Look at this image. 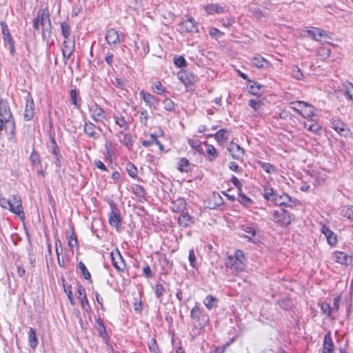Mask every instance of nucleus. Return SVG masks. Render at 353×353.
Returning a JSON list of instances; mask_svg holds the SVG:
<instances>
[{
  "mask_svg": "<svg viewBox=\"0 0 353 353\" xmlns=\"http://www.w3.org/2000/svg\"><path fill=\"white\" fill-rule=\"evenodd\" d=\"M177 169L181 172H188L190 169V163L185 157L180 158L178 161Z\"/></svg>",
  "mask_w": 353,
  "mask_h": 353,
  "instance_id": "obj_32",
  "label": "nucleus"
},
{
  "mask_svg": "<svg viewBox=\"0 0 353 353\" xmlns=\"http://www.w3.org/2000/svg\"><path fill=\"white\" fill-rule=\"evenodd\" d=\"M75 48L74 39L64 40L62 44V54L65 63L68 60L72 54Z\"/></svg>",
  "mask_w": 353,
  "mask_h": 353,
  "instance_id": "obj_10",
  "label": "nucleus"
},
{
  "mask_svg": "<svg viewBox=\"0 0 353 353\" xmlns=\"http://www.w3.org/2000/svg\"><path fill=\"white\" fill-rule=\"evenodd\" d=\"M77 298L80 301L82 310L85 312L90 310V306L86 297L85 290L82 285H79L77 289Z\"/></svg>",
  "mask_w": 353,
  "mask_h": 353,
  "instance_id": "obj_14",
  "label": "nucleus"
},
{
  "mask_svg": "<svg viewBox=\"0 0 353 353\" xmlns=\"http://www.w3.org/2000/svg\"><path fill=\"white\" fill-rule=\"evenodd\" d=\"M4 120V129L9 133V139H12L15 136V121L14 117L3 119Z\"/></svg>",
  "mask_w": 353,
  "mask_h": 353,
  "instance_id": "obj_21",
  "label": "nucleus"
},
{
  "mask_svg": "<svg viewBox=\"0 0 353 353\" xmlns=\"http://www.w3.org/2000/svg\"><path fill=\"white\" fill-rule=\"evenodd\" d=\"M182 28L188 32H194L197 30L196 23L193 18H189L188 19L182 22Z\"/></svg>",
  "mask_w": 353,
  "mask_h": 353,
  "instance_id": "obj_29",
  "label": "nucleus"
},
{
  "mask_svg": "<svg viewBox=\"0 0 353 353\" xmlns=\"http://www.w3.org/2000/svg\"><path fill=\"white\" fill-rule=\"evenodd\" d=\"M218 301H218L217 298H216L215 296H214L211 294H209V295L206 296V297L203 300V303H204L205 306L208 310H210L212 308L217 307Z\"/></svg>",
  "mask_w": 353,
  "mask_h": 353,
  "instance_id": "obj_34",
  "label": "nucleus"
},
{
  "mask_svg": "<svg viewBox=\"0 0 353 353\" xmlns=\"http://www.w3.org/2000/svg\"><path fill=\"white\" fill-rule=\"evenodd\" d=\"M291 74L293 78L297 80H303L304 79L303 73L301 72V69L296 65L293 66Z\"/></svg>",
  "mask_w": 353,
  "mask_h": 353,
  "instance_id": "obj_43",
  "label": "nucleus"
},
{
  "mask_svg": "<svg viewBox=\"0 0 353 353\" xmlns=\"http://www.w3.org/2000/svg\"><path fill=\"white\" fill-rule=\"evenodd\" d=\"M249 92L253 95H258L264 90V87L257 82L249 80Z\"/></svg>",
  "mask_w": 353,
  "mask_h": 353,
  "instance_id": "obj_33",
  "label": "nucleus"
},
{
  "mask_svg": "<svg viewBox=\"0 0 353 353\" xmlns=\"http://www.w3.org/2000/svg\"><path fill=\"white\" fill-rule=\"evenodd\" d=\"M26 108L23 114V119L26 121H30L34 115V103L32 97L30 93H27L26 97Z\"/></svg>",
  "mask_w": 353,
  "mask_h": 353,
  "instance_id": "obj_8",
  "label": "nucleus"
},
{
  "mask_svg": "<svg viewBox=\"0 0 353 353\" xmlns=\"http://www.w3.org/2000/svg\"><path fill=\"white\" fill-rule=\"evenodd\" d=\"M294 219V215L284 209L275 210L272 216V220L281 226L290 225Z\"/></svg>",
  "mask_w": 353,
  "mask_h": 353,
  "instance_id": "obj_3",
  "label": "nucleus"
},
{
  "mask_svg": "<svg viewBox=\"0 0 353 353\" xmlns=\"http://www.w3.org/2000/svg\"><path fill=\"white\" fill-rule=\"evenodd\" d=\"M321 310L322 312L326 314L327 316H331L332 310H334V307H331L329 303H323L321 304Z\"/></svg>",
  "mask_w": 353,
  "mask_h": 353,
  "instance_id": "obj_58",
  "label": "nucleus"
},
{
  "mask_svg": "<svg viewBox=\"0 0 353 353\" xmlns=\"http://www.w3.org/2000/svg\"><path fill=\"white\" fill-rule=\"evenodd\" d=\"M186 208V201L183 198H178L172 202L171 209L175 212H183Z\"/></svg>",
  "mask_w": 353,
  "mask_h": 353,
  "instance_id": "obj_24",
  "label": "nucleus"
},
{
  "mask_svg": "<svg viewBox=\"0 0 353 353\" xmlns=\"http://www.w3.org/2000/svg\"><path fill=\"white\" fill-rule=\"evenodd\" d=\"M174 63L178 68H183L187 65L185 59L181 56L175 57Z\"/></svg>",
  "mask_w": 353,
  "mask_h": 353,
  "instance_id": "obj_59",
  "label": "nucleus"
},
{
  "mask_svg": "<svg viewBox=\"0 0 353 353\" xmlns=\"http://www.w3.org/2000/svg\"><path fill=\"white\" fill-rule=\"evenodd\" d=\"M177 75L179 79L185 85H192L196 80V75L191 72H180Z\"/></svg>",
  "mask_w": 353,
  "mask_h": 353,
  "instance_id": "obj_17",
  "label": "nucleus"
},
{
  "mask_svg": "<svg viewBox=\"0 0 353 353\" xmlns=\"http://www.w3.org/2000/svg\"><path fill=\"white\" fill-rule=\"evenodd\" d=\"M77 95L78 92L76 89H72L70 92V97L71 100V103L77 108L79 106L77 103Z\"/></svg>",
  "mask_w": 353,
  "mask_h": 353,
  "instance_id": "obj_56",
  "label": "nucleus"
},
{
  "mask_svg": "<svg viewBox=\"0 0 353 353\" xmlns=\"http://www.w3.org/2000/svg\"><path fill=\"white\" fill-rule=\"evenodd\" d=\"M321 232L325 235L327 243L330 246H335L337 243V236L325 225H322Z\"/></svg>",
  "mask_w": 353,
  "mask_h": 353,
  "instance_id": "obj_15",
  "label": "nucleus"
},
{
  "mask_svg": "<svg viewBox=\"0 0 353 353\" xmlns=\"http://www.w3.org/2000/svg\"><path fill=\"white\" fill-rule=\"evenodd\" d=\"M331 127L341 136L348 137L351 136V132L346 124L339 119H332L330 121Z\"/></svg>",
  "mask_w": 353,
  "mask_h": 353,
  "instance_id": "obj_7",
  "label": "nucleus"
},
{
  "mask_svg": "<svg viewBox=\"0 0 353 353\" xmlns=\"http://www.w3.org/2000/svg\"><path fill=\"white\" fill-rule=\"evenodd\" d=\"M61 34L64 37V40L74 39V37H72L70 34V28L66 22H62L61 23Z\"/></svg>",
  "mask_w": 353,
  "mask_h": 353,
  "instance_id": "obj_38",
  "label": "nucleus"
},
{
  "mask_svg": "<svg viewBox=\"0 0 353 353\" xmlns=\"http://www.w3.org/2000/svg\"><path fill=\"white\" fill-rule=\"evenodd\" d=\"M136 49L139 51L142 57H144L150 51L149 43L148 41L137 40L134 41Z\"/></svg>",
  "mask_w": 353,
  "mask_h": 353,
  "instance_id": "obj_23",
  "label": "nucleus"
},
{
  "mask_svg": "<svg viewBox=\"0 0 353 353\" xmlns=\"http://www.w3.org/2000/svg\"><path fill=\"white\" fill-rule=\"evenodd\" d=\"M206 152L210 155L209 160L214 161L217 157V152L216 148L212 145H207Z\"/></svg>",
  "mask_w": 353,
  "mask_h": 353,
  "instance_id": "obj_49",
  "label": "nucleus"
},
{
  "mask_svg": "<svg viewBox=\"0 0 353 353\" xmlns=\"http://www.w3.org/2000/svg\"><path fill=\"white\" fill-rule=\"evenodd\" d=\"M263 197L265 200L274 202V200L277 196V193L273 190L270 185H265L263 188Z\"/></svg>",
  "mask_w": 353,
  "mask_h": 353,
  "instance_id": "obj_30",
  "label": "nucleus"
},
{
  "mask_svg": "<svg viewBox=\"0 0 353 353\" xmlns=\"http://www.w3.org/2000/svg\"><path fill=\"white\" fill-rule=\"evenodd\" d=\"M114 121L117 125H118L119 127L123 128L124 130H127L128 128V125L124 119L123 117H114Z\"/></svg>",
  "mask_w": 353,
  "mask_h": 353,
  "instance_id": "obj_50",
  "label": "nucleus"
},
{
  "mask_svg": "<svg viewBox=\"0 0 353 353\" xmlns=\"http://www.w3.org/2000/svg\"><path fill=\"white\" fill-rule=\"evenodd\" d=\"M251 64L257 68H265L269 66L270 63L261 56L257 55L251 59Z\"/></svg>",
  "mask_w": 353,
  "mask_h": 353,
  "instance_id": "obj_26",
  "label": "nucleus"
},
{
  "mask_svg": "<svg viewBox=\"0 0 353 353\" xmlns=\"http://www.w3.org/2000/svg\"><path fill=\"white\" fill-rule=\"evenodd\" d=\"M227 272L234 274H239L244 270L245 268V256L241 250H237L234 255H229L225 262Z\"/></svg>",
  "mask_w": 353,
  "mask_h": 353,
  "instance_id": "obj_1",
  "label": "nucleus"
},
{
  "mask_svg": "<svg viewBox=\"0 0 353 353\" xmlns=\"http://www.w3.org/2000/svg\"><path fill=\"white\" fill-rule=\"evenodd\" d=\"M139 113L140 114L139 119L141 123H144L145 125L148 119V111L144 108H141L140 110L139 111Z\"/></svg>",
  "mask_w": 353,
  "mask_h": 353,
  "instance_id": "obj_57",
  "label": "nucleus"
},
{
  "mask_svg": "<svg viewBox=\"0 0 353 353\" xmlns=\"http://www.w3.org/2000/svg\"><path fill=\"white\" fill-rule=\"evenodd\" d=\"M248 105L255 111L259 112L263 105V103L259 100L252 99L249 100Z\"/></svg>",
  "mask_w": 353,
  "mask_h": 353,
  "instance_id": "obj_48",
  "label": "nucleus"
},
{
  "mask_svg": "<svg viewBox=\"0 0 353 353\" xmlns=\"http://www.w3.org/2000/svg\"><path fill=\"white\" fill-rule=\"evenodd\" d=\"M307 34L312 39L319 41L321 38L327 36L326 32L322 29L314 28L312 30H307Z\"/></svg>",
  "mask_w": 353,
  "mask_h": 353,
  "instance_id": "obj_27",
  "label": "nucleus"
},
{
  "mask_svg": "<svg viewBox=\"0 0 353 353\" xmlns=\"http://www.w3.org/2000/svg\"><path fill=\"white\" fill-rule=\"evenodd\" d=\"M152 89L154 92H156L158 94L162 95L165 92H166L165 88L162 85V83L160 81L156 82L152 85Z\"/></svg>",
  "mask_w": 353,
  "mask_h": 353,
  "instance_id": "obj_44",
  "label": "nucleus"
},
{
  "mask_svg": "<svg viewBox=\"0 0 353 353\" xmlns=\"http://www.w3.org/2000/svg\"><path fill=\"white\" fill-rule=\"evenodd\" d=\"M228 150L236 160H241L244 155V150L238 144L235 143H230L228 146Z\"/></svg>",
  "mask_w": 353,
  "mask_h": 353,
  "instance_id": "obj_13",
  "label": "nucleus"
},
{
  "mask_svg": "<svg viewBox=\"0 0 353 353\" xmlns=\"http://www.w3.org/2000/svg\"><path fill=\"white\" fill-rule=\"evenodd\" d=\"M126 170L129 176H130L132 178L136 179L137 177L138 170L137 167L133 163L128 162L126 164Z\"/></svg>",
  "mask_w": 353,
  "mask_h": 353,
  "instance_id": "obj_42",
  "label": "nucleus"
},
{
  "mask_svg": "<svg viewBox=\"0 0 353 353\" xmlns=\"http://www.w3.org/2000/svg\"><path fill=\"white\" fill-rule=\"evenodd\" d=\"M110 256L113 266L118 270H123L125 268V263L121 254L118 252L117 256H114L112 252Z\"/></svg>",
  "mask_w": 353,
  "mask_h": 353,
  "instance_id": "obj_25",
  "label": "nucleus"
},
{
  "mask_svg": "<svg viewBox=\"0 0 353 353\" xmlns=\"http://www.w3.org/2000/svg\"><path fill=\"white\" fill-rule=\"evenodd\" d=\"M139 94L144 101L145 105L154 110L157 109L159 104V99L143 90L140 92Z\"/></svg>",
  "mask_w": 353,
  "mask_h": 353,
  "instance_id": "obj_9",
  "label": "nucleus"
},
{
  "mask_svg": "<svg viewBox=\"0 0 353 353\" xmlns=\"http://www.w3.org/2000/svg\"><path fill=\"white\" fill-rule=\"evenodd\" d=\"M190 317L197 324L195 325L196 328H202L208 323V316L204 314L203 310H201L197 305H196L191 310Z\"/></svg>",
  "mask_w": 353,
  "mask_h": 353,
  "instance_id": "obj_4",
  "label": "nucleus"
},
{
  "mask_svg": "<svg viewBox=\"0 0 353 353\" xmlns=\"http://www.w3.org/2000/svg\"><path fill=\"white\" fill-rule=\"evenodd\" d=\"M68 246L72 249L74 247L77 246V239L74 233L68 236Z\"/></svg>",
  "mask_w": 353,
  "mask_h": 353,
  "instance_id": "obj_60",
  "label": "nucleus"
},
{
  "mask_svg": "<svg viewBox=\"0 0 353 353\" xmlns=\"http://www.w3.org/2000/svg\"><path fill=\"white\" fill-rule=\"evenodd\" d=\"M291 201V197L287 194H283L277 196L274 200V203L276 205H288Z\"/></svg>",
  "mask_w": 353,
  "mask_h": 353,
  "instance_id": "obj_35",
  "label": "nucleus"
},
{
  "mask_svg": "<svg viewBox=\"0 0 353 353\" xmlns=\"http://www.w3.org/2000/svg\"><path fill=\"white\" fill-rule=\"evenodd\" d=\"M105 39L108 44L114 45L115 47L120 43L118 32L113 29H109L105 35Z\"/></svg>",
  "mask_w": 353,
  "mask_h": 353,
  "instance_id": "obj_18",
  "label": "nucleus"
},
{
  "mask_svg": "<svg viewBox=\"0 0 353 353\" xmlns=\"http://www.w3.org/2000/svg\"><path fill=\"white\" fill-rule=\"evenodd\" d=\"M0 26H1V32H2V34H3V37L6 36V35H8L10 34V31H9V29L8 28V26L7 24L6 23V22L4 21H0Z\"/></svg>",
  "mask_w": 353,
  "mask_h": 353,
  "instance_id": "obj_64",
  "label": "nucleus"
},
{
  "mask_svg": "<svg viewBox=\"0 0 353 353\" xmlns=\"http://www.w3.org/2000/svg\"><path fill=\"white\" fill-rule=\"evenodd\" d=\"M163 105L164 109L169 112L174 111L175 108L174 103L170 99L168 98H166L163 101Z\"/></svg>",
  "mask_w": 353,
  "mask_h": 353,
  "instance_id": "obj_47",
  "label": "nucleus"
},
{
  "mask_svg": "<svg viewBox=\"0 0 353 353\" xmlns=\"http://www.w3.org/2000/svg\"><path fill=\"white\" fill-rule=\"evenodd\" d=\"M28 343L32 349H35L38 345V339L36 336V332L32 327H30L28 332Z\"/></svg>",
  "mask_w": 353,
  "mask_h": 353,
  "instance_id": "obj_36",
  "label": "nucleus"
},
{
  "mask_svg": "<svg viewBox=\"0 0 353 353\" xmlns=\"http://www.w3.org/2000/svg\"><path fill=\"white\" fill-rule=\"evenodd\" d=\"M135 193L139 197H143L145 195V190L143 186L137 185L135 186Z\"/></svg>",
  "mask_w": 353,
  "mask_h": 353,
  "instance_id": "obj_63",
  "label": "nucleus"
},
{
  "mask_svg": "<svg viewBox=\"0 0 353 353\" xmlns=\"http://www.w3.org/2000/svg\"><path fill=\"white\" fill-rule=\"evenodd\" d=\"M39 25L42 28L43 39L50 37L52 33L50 19L48 12L44 10H39L37 17L33 19V28L36 30H39Z\"/></svg>",
  "mask_w": 353,
  "mask_h": 353,
  "instance_id": "obj_2",
  "label": "nucleus"
},
{
  "mask_svg": "<svg viewBox=\"0 0 353 353\" xmlns=\"http://www.w3.org/2000/svg\"><path fill=\"white\" fill-rule=\"evenodd\" d=\"M341 215L352 221L353 216V206L350 208L344 207L341 210Z\"/></svg>",
  "mask_w": 353,
  "mask_h": 353,
  "instance_id": "obj_51",
  "label": "nucleus"
},
{
  "mask_svg": "<svg viewBox=\"0 0 353 353\" xmlns=\"http://www.w3.org/2000/svg\"><path fill=\"white\" fill-rule=\"evenodd\" d=\"M204 8L208 14H221L225 10L224 7L215 3L208 4Z\"/></svg>",
  "mask_w": 353,
  "mask_h": 353,
  "instance_id": "obj_28",
  "label": "nucleus"
},
{
  "mask_svg": "<svg viewBox=\"0 0 353 353\" xmlns=\"http://www.w3.org/2000/svg\"><path fill=\"white\" fill-rule=\"evenodd\" d=\"M260 165L262 168V169L267 173L271 174L274 172H275V168L274 165L269 163L265 162H261L260 163Z\"/></svg>",
  "mask_w": 353,
  "mask_h": 353,
  "instance_id": "obj_52",
  "label": "nucleus"
},
{
  "mask_svg": "<svg viewBox=\"0 0 353 353\" xmlns=\"http://www.w3.org/2000/svg\"><path fill=\"white\" fill-rule=\"evenodd\" d=\"M121 143L128 149H130L132 146V135L129 133L124 134L123 138L121 140Z\"/></svg>",
  "mask_w": 353,
  "mask_h": 353,
  "instance_id": "obj_45",
  "label": "nucleus"
},
{
  "mask_svg": "<svg viewBox=\"0 0 353 353\" xmlns=\"http://www.w3.org/2000/svg\"><path fill=\"white\" fill-rule=\"evenodd\" d=\"M209 137H214L215 139L219 141H226L228 140L229 132L225 129H221L218 130L214 134H210L206 135Z\"/></svg>",
  "mask_w": 353,
  "mask_h": 353,
  "instance_id": "obj_31",
  "label": "nucleus"
},
{
  "mask_svg": "<svg viewBox=\"0 0 353 353\" xmlns=\"http://www.w3.org/2000/svg\"><path fill=\"white\" fill-rule=\"evenodd\" d=\"M165 289L163 285L160 283H157L155 285V295L157 298L161 300Z\"/></svg>",
  "mask_w": 353,
  "mask_h": 353,
  "instance_id": "obj_53",
  "label": "nucleus"
},
{
  "mask_svg": "<svg viewBox=\"0 0 353 353\" xmlns=\"http://www.w3.org/2000/svg\"><path fill=\"white\" fill-rule=\"evenodd\" d=\"M333 257L336 262L342 265H348L352 262V257L341 251H335L333 253Z\"/></svg>",
  "mask_w": 353,
  "mask_h": 353,
  "instance_id": "obj_20",
  "label": "nucleus"
},
{
  "mask_svg": "<svg viewBox=\"0 0 353 353\" xmlns=\"http://www.w3.org/2000/svg\"><path fill=\"white\" fill-rule=\"evenodd\" d=\"M30 159L33 165H38L40 163V158L37 152H32L30 154Z\"/></svg>",
  "mask_w": 353,
  "mask_h": 353,
  "instance_id": "obj_61",
  "label": "nucleus"
},
{
  "mask_svg": "<svg viewBox=\"0 0 353 353\" xmlns=\"http://www.w3.org/2000/svg\"><path fill=\"white\" fill-rule=\"evenodd\" d=\"M108 221L111 226L116 228L117 230H119L121 226L122 219L114 205H112V210L109 214Z\"/></svg>",
  "mask_w": 353,
  "mask_h": 353,
  "instance_id": "obj_12",
  "label": "nucleus"
},
{
  "mask_svg": "<svg viewBox=\"0 0 353 353\" xmlns=\"http://www.w3.org/2000/svg\"><path fill=\"white\" fill-rule=\"evenodd\" d=\"M89 112L91 118L97 123H103V120L106 119L107 114L103 108L97 103H94L89 106Z\"/></svg>",
  "mask_w": 353,
  "mask_h": 353,
  "instance_id": "obj_6",
  "label": "nucleus"
},
{
  "mask_svg": "<svg viewBox=\"0 0 353 353\" xmlns=\"http://www.w3.org/2000/svg\"><path fill=\"white\" fill-rule=\"evenodd\" d=\"M334 347L330 334H326L323 338L322 353H334Z\"/></svg>",
  "mask_w": 353,
  "mask_h": 353,
  "instance_id": "obj_22",
  "label": "nucleus"
},
{
  "mask_svg": "<svg viewBox=\"0 0 353 353\" xmlns=\"http://www.w3.org/2000/svg\"><path fill=\"white\" fill-rule=\"evenodd\" d=\"M0 116L3 119L13 117L8 102L4 99H0Z\"/></svg>",
  "mask_w": 353,
  "mask_h": 353,
  "instance_id": "obj_19",
  "label": "nucleus"
},
{
  "mask_svg": "<svg viewBox=\"0 0 353 353\" xmlns=\"http://www.w3.org/2000/svg\"><path fill=\"white\" fill-rule=\"evenodd\" d=\"M100 128L97 127L90 121H85L84 132L90 138L97 139L99 137Z\"/></svg>",
  "mask_w": 353,
  "mask_h": 353,
  "instance_id": "obj_11",
  "label": "nucleus"
},
{
  "mask_svg": "<svg viewBox=\"0 0 353 353\" xmlns=\"http://www.w3.org/2000/svg\"><path fill=\"white\" fill-rule=\"evenodd\" d=\"M178 223L181 227L188 228L194 223V219L188 212H181L178 218Z\"/></svg>",
  "mask_w": 353,
  "mask_h": 353,
  "instance_id": "obj_16",
  "label": "nucleus"
},
{
  "mask_svg": "<svg viewBox=\"0 0 353 353\" xmlns=\"http://www.w3.org/2000/svg\"><path fill=\"white\" fill-rule=\"evenodd\" d=\"M79 268L83 278L86 280L90 279L91 275L85 265L83 262L79 263Z\"/></svg>",
  "mask_w": 353,
  "mask_h": 353,
  "instance_id": "obj_46",
  "label": "nucleus"
},
{
  "mask_svg": "<svg viewBox=\"0 0 353 353\" xmlns=\"http://www.w3.org/2000/svg\"><path fill=\"white\" fill-rule=\"evenodd\" d=\"M305 101H298L295 102L291 103L290 108L295 112H298L299 114H301V112L303 110L304 105H305Z\"/></svg>",
  "mask_w": 353,
  "mask_h": 353,
  "instance_id": "obj_40",
  "label": "nucleus"
},
{
  "mask_svg": "<svg viewBox=\"0 0 353 353\" xmlns=\"http://www.w3.org/2000/svg\"><path fill=\"white\" fill-rule=\"evenodd\" d=\"M9 210L19 216L21 219H24L25 215L22 206V202L21 197L19 195L14 194L11 196Z\"/></svg>",
  "mask_w": 353,
  "mask_h": 353,
  "instance_id": "obj_5",
  "label": "nucleus"
},
{
  "mask_svg": "<svg viewBox=\"0 0 353 353\" xmlns=\"http://www.w3.org/2000/svg\"><path fill=\"white\" fill-rule=\"evenodd\" d=\"M188 260H189L190 265L193 268H196V256H195L194 251L193 249L190 250V251H189Z\"/></svg>",
  "mask_w": 353,
  "mask_h": 353,
  "instance_id": "obj_62",
  "label": "nucleus"
},
{
  "mask_svg": "<svg viewBox=\"0 0 353 353\" xmlns=\"http://www.w3.org/2000/svg\"><path fill=\"white\" fill-rule=\"evenodd\" d=\"M303 125L305 129L314 134H319L321 130V127L316 123H308L307 122H304Z\"/></svg>",
  "mask_w": 353,
  "mask_h": 353,
  "instance_id": "obj_39",
  "label": "nucleus"
},
{
  "mask_svg": "<svg viewBox=\"0 0 353 353\" xmlns=\"http://www.w3.org/2000/svg\"><path fill=\"white\" fill-rule=\"evenodd\" d=\"M5 45H8V48L10 49V52L11 54H14V43L11 37V34L6 35L3 37Z\"/></svg>",
  "mask_w": 353,
  "mask_h": 353,
  "instance_id": "obj_41",
  "label": "nucleus"
},
{
  "mask_svg": "<svg viewBox=\"0 0 353 353\" xmlns=\"http://www.w3.org/2000/svg\"><path fill=\"white\" fill-rule=\"evenodd\" d=\"M304 108L301 115L305 119H310L312 116L314 115L315 108L313 105L305 103V105H304Z\"/></svg>",
  "mask_w": 353,
  "mask_h": 353,
  "instance_id": "obj_37",
  "label": "nucleus"
},
{
  "mask_svg": "<svg viewBox=\"0 0 353 353\" xmlns=\"http://www.w3.org/2000/svg\"><path fill=\"white\" fill-rule=\"evenodd\" d=\"M238 200L241 204L246 206L252 203V201L244 194H239Z\"/></svg>",
  "mask_w": 353,
  "mask_h": 353,
  "instance_id": "obj_54",
  "label": "nucleus"
},
{
  "mask_svg": "<svg viewBox=\"0 0 353 353\" xmlns=\"http://www.w3.org/2000/svg\"><path fill=\"white\" fill-rule=\"evenodd\" d=\"M157 137L156 135L151 134L150 135V139L148 140H144L142 141V145L145 147L148 148L151 146L152 144L155 143L157 141Z\"/></svg>",
  "mask_w": 353,
  "mask_h": 353,
  "instance_id": "obj_55",
  "label": "nucleus"
}]
</instances>
